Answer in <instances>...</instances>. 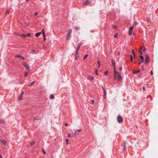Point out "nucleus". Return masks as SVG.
<instances>
[{"label":"nucleus","instance_id":"nucleus-56","mask_svg":"<svg viewBox=\"0 0 158 158\" xmlns=\"http://www.w3.org/2000/svg\"><path fill=\"white\" fill-rule=\"evenodd\" d=\"M132 53L134 56H135V53L133 51H132Z\"/></svg>","mask_w":158,"mask_h":158},{"label":"nucleus","instance_id":"nucleus-23","mask_svg":"<svg viewBox=\"0 0 158 158\" xmlns=\"http://www.w3.org/2000/svg\"><path fill=\"white\" fill-rule=\"evenodd\" d=\"M117 76H118V73H114V80H116V79Z\"/></svg>","mask_w":158,"mask_h":158},{"label":"nucleus","instance_id":"nucleus-52","mask_svg":"<svg viewBox=\"0 0 158 158\" xmlns=\"http://www.w3.org/2000/svg\"><path fill=\"white\" fill-rule=\"evenodd\" d=\"M46 48V46H43V48L44 49H45Z\"/></svg>","mask_w":158,"mask_h":158},{"label":"nucleus","instance_id":"nucleus-42","mask_svg":"<svg viewBox=\"0 0 158 158\" xmlns=\"http://www.w3.org/2000/svg\"><path fill=\"white\" fill-rule=\"evenodd\" d=\"M27 75V72H26L25 73V77H26Z\"/></svg>","mask_w":158,"mask_h":158},{"label":"nucleus","instance_id":"nucleus-51","mask_svg":"<svg viewBox=\"0 0 158 158\" xmlns=\"http://www.w3.org/2000/svg\"><path fill=\"white\" fill-rule=\"evenodd\" d=\"M17 57H21V56L19 55H17L16 56Z\"/></svg>","mask_w":158,"mask_h":158},{"label":"nucleus","instance_id":"nucleus-20","mask_svg":"<svg viewBox=\"0 0 158 158\" xmlns=\"http://www.w3.org/2000/svg\"><path fill=\"white\" fill-rule=\"evenodd\" d=\"M35 83V81H33L29 85V87H31Z\"/></svg>","mask_w":158,"mask_h":158},{"label":"nucleus","instance_id":"nucleus-59","mask_svg":"<svg viewBox=\"0 0 158 158\" xmlns=\"http://www.w3.org/2000/svg\"><path fill=\"white\" fill-rule=\"evenodd\" d=\"M142 69L143 70H144V69L143 68V66H142Z\"/></svg>","mask_w":158,"mask_h":158},{"label":"nucleus","instance_id":"nucleus-34","mask_svg":"<svg viewBox=\"0 0 158 158\" xmlns=\"http://www.w3.org/2000/svg\"><path fill=\"white\" fill-rule=\"evenodd\" d=\"M131 62H132V60H133V58L132 55H131Z\"/></svg>","mask_w":158,"mask_h":158},{"label":"nucleus","instance_id":"nucleus-28","mask_svg":"<svg viewBox=\"0 0 158 158\" xmlns=\"http://www.w3.org/2000/svg\"><path fill=\"white\" fill-rule=\"evenodd\" d=\"M88 56V54H85L84 55V58H83V59L85 60L86 57H87Z\"/></svg>","mask_w":158,"mask_h":158},{"label":"nucleus","instance_id":"nucleus-44","mask_svg":"<svg viewBox=\"0 0 158 158\" xmlns=\"http://www.w3.org/2000/svg\"><path fill=\"white\" fill-rule=\"evenodd\" d=\"M95 73L96 74L98 75L97 70V69H96V70L95 71Z\"/></svg>","mask_w":158,"mask_h":158},{"label":"nucleus","instance_id":"nucleus-2","mask_svg":"<svg viewBox=\"0 0 158 158\" xmlns=\"http://www.w3.org/2000/svg\"><path fill=\"white\" fill-rule=\"evenodd\" d=\"M146 59H145V63L146 64H148L149 61V56H148V55H146Z\"/></svg>","mask_w":158,"mask_h":158},{"label":"nucleus","instance_id":"nucleus-6","mask_svg":"<svg viewBox=\"0 0 158 158\" xmlns=\"http://www.w3.org/2000/svg\"><path fill=\"white\" fill-rule=\"evenodd\" d=\"M134 27L133 26H132L129 29V35H131L132 33L131 31L133 30V28Z\"/></svg>","mask_w":158,"mask_h":158},{"label":"nucleus","instance_id":"nucleus-62","mask_svg":"<svg viewBox=\"0 0 158 158\" xmlns=\"http://www.w3.org/2000/svg\"><path fill=\"white\" fill-rule=\"evenodd\" d=\"M14 34H16V33H14Z\"/></svg>","mask_w":158,"mask_h":158},{"label":"nucleus","instance_id":"nucleus-4","mask_svg":"<svg viewBox=\"0 0 158 158\" xmlns=\"http://www.w3.org/2000/svg\"><path fill=\"white\" fill-rule=\"evenodd\" d=\"M82 44V43H80L79 44H78V46L77 47V50L76 51V55H77L78 54V51L79 49L80 48L81 46V45Z\"/></svg>","mask_w":158,"mask_h":158},{"label":"nucleus","instance_id":"nucleus-57","mask_svg":"<svg viewBox=\"0 0 158 158\" xmlns=\"http://www.w3.org/2000/svg\"><path fill=\"white\" fill-rule=\"evenodd\" d=\"M17 35L18 36H20V35H22L20 34L19 33H18Z\"/></svg>","mask_w":158,"mask_h":158},{"label":"nucleus","instance_id":"nucleus-39","mask_svg":"<svg viewBox=\"0 0 158 158\" xmlns=\"http://www.w3.org/2000/svg\"><path fill=\"white\" fill-rule=\"evenodd\" d=\"M108 73V71H106L104 72V74L105 75H106Z\"/></svg>","mask_w":158,"mask_h":158},{"label":"nucleus","instance_id":"nucleus-46","mask_svg":"<svg viewBox=\"0 0 158 158\" xmlns=\"http://www.w3.org/2000/svg\"><path fill=\"white\" fill-rule=\"evenodd\" d=\"M112 27L114 28H116V26H115V25H113L112 26Z\"/></svg>","mask_w":158,"mask_h":158},{"label":"nucleus","instance_id":"nucleus-27","mask_svg":"<svg viewBox=\"0 0 158 158\" xmlns=\"http://www.w3.org/2000/svg\"><path fill=\"white\" fill-rule=\"evenodd\" d=\"M74 28L76 30H79L80 29V27H75Z\"/></svg>","mask_w":158,"mask_h":158},{"label":"nucleus","instance_id":"nucleus-17","mask_svg":"<svg viewBox=\"0 0 158 158\" xmlns=\"http://www.w3.org/2000/svg\"><path fill=\"white\" fill-rule=\"evenodd\" d=\"M102 88L103 90V91L104 94H106V90L103 88L102 86Z\"/></svg>","mask_w":158,"mask_h":158},{"label":"nucleus","instance_id":"nucleus-25","mask_svg":"<svg viewBox=\"0 0 158 158\" xmlns=\"http://www.w3.org/2000/svg\"><path fill=\"white\" fill-rule=\"evenodd\" d=\"M137 23L136 22H135L133 24L132 26H133V27H134L135 26H136L137 25Z\"/></svg>","mask_w":158,"mask_h":158},{"label":"nucleus","instance_id":"nucleus-49","mask_svg":"<svg viewBox=\"0 0 158 158\" xmlns=\"http://www.w3.org/2000/svg\"><path fill=\"white\" fill-rule=\"evenodd\" d=\"M21 58L22 59H23V60L25 59V58L23 56H21Z\"/></svg>","mask_w":158,"mask_h":158},{"label":"nucleus","instance_id":"nucleus-38","mask_svg":"<svg viewBox=\"0 0 158 158\" xmlns=\"http://www.w3.org/2000/svg\"><path fill=\"white\" fill-rule=\"evenodd\" d=\"M9 14V11H8V10H6V12L5 14Z\"/></svg>","mask_w":158,"mask_h":158},{"label":"nucleus","instance_id":"nucleus-45","mask_svg":"<svg viewBox=\"0 0 158 158\" xmlns=\"http://www.w3.org/2000/svg\"><path fill=\"white\" fill-rule=\"evenodd\" d=\"M143 91H145V89L144 87H143Z\"/></svg>","mask_w":158,"mask_h":158},{"label":"nucleus","instance_id":"nucleus-10","mask_svg":"<svg viewBox=\"0 0 158 158\" xmlns=\"http://www.w3.org/2000/svg\"><path fill=\"white\" fill-rule=\"evenodd\" d=\"M1 142L4 145H6L7 143L6 141L2 139H1Z\"/></svg>","mask_w":158,"mask_h":158},{"label":"nucleus","instance_id":"nucleus-53","mask_svg":"<svg viewBox=\"0 0 158 158\" xmlns=\"http://www.w3.org/2000/svg\"><path fill=\"white\" fill-rule=\"evenodd\" d=\"M122 70V68H121V67H120V68H119V70L120 71H121Z\"/></svg>","mask_w":158,"mask_h":158},{"label":"nucleus","instance_id":"nucleus-60","mask_svg":"<svg viewBox=\"0 0 158 158\" xmlns=\"http://www.w3.org/2000/svg\"><path fill=\"white\" fill-rule=\"evenodd\" d=\"M118 55H120V52H118Z\"/></svg>","mask_w":158,"mask_h":158},{"label":"nucleus","instance_id":"nucleus-50","mask_svg":"<svg viewBox=\"0 0 158 158\" xmlns=\"http://www.w3.org/2000/svg\"><path fill=\"white\" fill-rule=\"evenodd\" d=\"M117 35H118V33H117L115 35H114V37H117Z\"/></svg>","mask_w":158,"mask_h":158},{"label":"nucleus","instance_id":"nucleus-61","mask_svg":"<svg viewBox=\"0 0 158 158\" xmlns=\"http://www.w3.org/2000/svg\"><path fill=\"white\" fill-rule=\"evenodd\" d=\"M32 51H33V52H35V50H33Z\"/></svg>","mask_w":158,"mask_h":158},{"label":"nucleus","instance_id":"nucleus-47","mask_svg":"<svg viewBox=\"0 0 158 158\" xmlns=\"http://www.w3.org/2000/svg\"><path fill=\"white\" fill-rule=\"evenodd\" d=\"M38 12H36L35 14V15L36 16H37L38 15Z\"/></svg>","mask_w":158,"mask_h":158},{"label":"nucleus","instance_id":"nucleus-15","mask_svg":"<svg viewBox=\"0 0 158 158\" xmlns=\"http://www.w3.org/2000/svg\"><path fill=\"white\" fill-rule=\"evenodd\" d=\"M111 62L113 66L115 65V60L114 59L112 58L111 59Z\"/></svg>","mask_w":158,"mask_h":158},{"label":"nucleus","instance_id":"nucleus-37","mask_svg":"<svg viewBox=\"0 0 158 158\" xmlns=\"http://www.w3.org/2000/svg\"><path fill=\"white\" fill-rule=\"evenodd\" d=\"M77 55H76V52L75 60H77Z\"/></svg>","mask_w":158,"mask_h":158},{"label":"nucleus","instance_id":"nucleus-14","mask_svg":"<svg viewBox=\"0 0 158 158\" xmlns=\"http://www.w3.org/2000/svg\"><path fill=\"white\" fill-rule=\"evenodd\" d=\"M81 131V129H80L79 130H77L74 133V135H76L77 134L80 132Z\"/></svg>","mask_w":158,"mask_h":158},{"label":"nucleus","instance_id":"nucleus-18","mask_svg":"<svg viewBox=\"0 0 158 158\" xmlns=\"http://www.w3.org/2000/svg\"><path fill=\"white\" fill-rule=\"evenodd\" d=\"M143 48L142 47H140L139 48V53H140L141 55L142 54V52H141V50Z\"/></svg>","mask_w":158,"mask_h":158},{"label":"nucleus","instance_id":"nucleus-33","mask_svg":"<svg viewBox=\"0 0 158 158\" xmlns=\"http://www.w3.org/2000/svg\"><path fill=\"white\" fill-rule=\"evenodd\" d=\"M5 123V121L4 120H1V123L4 124Z\"/></svg>","mask_w":158,"mask_h":158},{"label":"nucleus","instance_id":"nucleus-5","mask_svg":"<svg viewBox=\"0 0 158 158\" xmlns=\"http://www.w3.org/2000/svg\"><path fill=\"white\" fill-rule=\"evenodd\" d=\"M118 80L119 81H121L122 79V78L121 76V75L118 72Z\"/></svg>","mask_w":158,"mask_h":158},{"label":"nucleus","instance_id":"nucleus-54","mask_svg":"<svg viewBox=\"0 0 158 158\" xmlns=\"http://www.w3.org/2000/svg\"><path fill=\"white\" fill-rule=\"evenodd\" d=\"M71 136V134H69L68 135V136L69 137H70V136Z\"/></svg>","mask_w":158,"mask_h":158},{"label":"nucleus","instance_id":"nucleus-1","mask_svg":"<svg viewBox=\"0 0 158 158\" xmlns=\"http://www.w3.org/2000/svg\"><path fill=\"white\" fill-rule=\"evenodd\" d=\"M22 64L23 66L26 68L27 70L28 71L29 70L30 67L27 64L25 63H23Z\"/></svg>","mask_w":158,"mask_h":158},{"label":"nucleus","instance_id":"nucleus-43","mask_svg":"<svg viewBox=\"0 0 158 158\" xmlns=\"http://www.w3.org/2000/svg\"><path fill=\"white\" fill-rule=\"evenodd\" d=\"M27 37H29L31 35V34L30 33L28 34L27 35Z\"/></svg>","mask_w":158,"mask_h":158},{"label":"nucleus","instance_id":"nucleus-31","mask_svg":"<svg viewBox=\"0 0 158 158\" xmlns=\"http://www.w3.org/2000/svg\"><path fill=\"white\" fill-rule=\"evenodd\" d=\"M43 37L44 38V41L45 42V40H46L45 35H43Z\"/></svg>","mask_w":158,"mask_h":158},{"label":"nucleus","instance_id":"nucleus-29","mask_svg":"<svg viewBox=\"0 0 158 158\" xmlns=\"http://www.w3.org/2000/svg\"><path fill=\"white\" fill-rule=\"evenodd\" d=\"M123 146H124L123 149H124L126 148V141H125L124 142V144Z\"/></svg>","mask_w":158,"mask_h":158},{"label":"nucleus","instance_id":"nucleus-21","mask_svg":"<svg viewBox=\"0 0 158 158\" xmlns=\"http://www.w3.org/2000/svg\"><path fill=\"white\" fill-rule=\"evenodd\" d=\"M97 63H98V68L100 66V60H99V58H98Z\"/></svg>","mask_w":158,"mask_h":158},{"label":"nucleus","instance_id":"nucleus-63","mask_svg":"<svg viewBox=\"0 0 158 158\" xmlns=\"http://www.w3.org/2000/svg\"><path fill=\"white\" fill-rule=\"evenodd\" d=\"M0 158H2V157L1 156Z\"/></svg>","mask_w":158,"mask_h":158},{"label":"nucleus","instance_id":"nucleus-12","mask_svg":"<svg viewBox=\"0 0 158 158\" xmlns=\"http://www.w3.org/2000/svg\"><path fill=\"white\" fill-rule=\"evenodd\" d=\"M91 2L89 0H87L84 3L85 5H86L87 4L90 3Z\"/></svg>","mask_w":158,"mask_h":158},{"label":"nucleus","instance_id":"nucleus-13","mask_svg":"<svg viewBox=\"0 0 158 158\" xmlns=\"http://www.w3.org/2000/svg\"><path fill=\"white\" fill-rule=\"evenodd\" d=\"M41 119V117L40 116H38L34 118L35 120H39Z\"/></svg>","mask_w":158,"mask_h":158},{"label":"nucleus","instance_id":"nucleus-26","mask_svg":"<svg viewBox=\"0 0 158 158\" xmlns=\"http://www.w3.org/2000/svg\"><path fill=\"white\" fill-rule=\"evenodd\" d=\"M50 98L51 99H53L54 98V97L53 94H51L50 96Z\"/></svg>","mask_w":158,"mask_h":158},{"label":"nucleus","instance_id":"nucleus-58","mask_svg":"<svg viewBox=\"0 0 158 158\" xmlns=\"http://www.w3.org/2000/svg\"><path fill=\"white\" fill-rule=\"evenodd\" d=\"M145 50H146V49H145V48H144L143 49V51H145Z\"/></svg>","mask_w":158,"mask_h":158},{"label":"nucleus","instance_id":"nucleus-55","mask_svg":"<svg viewBox=\"0 0 158 158\" xmlns=\"http://www.w3.org/2000/svg\"><path fill=\"white\" fill-rule=\"evenodd\" d=\"M65 126H67L68 125V124L67 123H65L64 124Z\"/></svg>","mask_w":158,"mask_h":158},{"label":"nucleus","instance_id":"nucleus-22","mask_svg":"<svg viewBox=\"0 0 158 158\" xmlns=\"http://www.w3.org/2000/svg\"><path fill=\"white\" fill-rule=\"evenodd\" d=\"M114 67V71L115 73H118V72L116 71V68L115 65L113 66Z\"/></svg>","mask_w":158,"mask_h":158},{"label":"nucleus","instance_id":"nucleus-7","mask_svg":"<svg viewBox=\"0 0 158 158\" xmlns=\"http://www.w3.org/2000/svg\"><path fill=\"white\" fill-rule=\"evenodd\" d=\"M117 120H118V122L119 123H120L122 121V118L121 116H119L118 117Z\"/></svg>","mask_w":158,"mask_h":158},{"label":"nucleus","instance_id":"nucleus-3","mask_svg":"<svg viewBox=\"0 0 158 158\" xmlns=\"http://www.w3.org/2000/svg\"><path fill=\"white\" fill-rule=\"evenodd\" d=\"M140 60L139 61V64H140L141 63H143L144 61V58L143 56L141 55L139 56Z\"/></svg>","mask_w":158,"mask_h":158},{"label":"nucleus","instance_id":"nucleus-40","mask_svg":"<svg viewBox=\"0 0 158 158\" xmlns=\"http://www.w3.org/2000/svg\"><path fill=\"white\" fill-rule=\"evenodd\" d=\"M106 94H104L103 98L104 99H106Z\"/></svg>","mask_w":158,"mask_h":158},{"label":"nucleus","instance_id":"nucleus-11","mask_svg":"<svg viewBox=\"0 0 158 158\" xmlns=\"http://www.w3.org/2000/svg\"><path fill=\"white\" fill-rule=\"evenodd\" d=\"M87 78L88 79H89L90 80H93V79H94V77H92V76H90L89 75H88V76H87Z\"/></svg>","mask_w":158,"mask_h":158},{"label":"nucleus","instance_id":"nucleus-41","mask_svg":"<svg viewBox=\"0 0 158 158\" xmlns=\"http://www.w3.org/2000/svg\"><path fill=\"white\" fill-rule=\"evenodd\" d=\"M94 100H92V101H91V103L93 104L94 103Z\"/></svg>","mask_w":158,"mask_h":158},{"label":"nucleus","instance_id":"nucleus-19","mask_svg":"<svg viewBox=\"0 0 158 158\" xmlns=\"http://www.w3.org/2000/svg\"><path fill=\"white\" fill-rule=\"evenodd\" d=\"M41 34V33L40 32L37 33L35 34V35L36 37H39L40 35Z\"/></svg>","mask_w":158,"mask_h":158},{"label":"nucleus","instance_id":"nucleus-8","mask_svg":"<svg viewBox=\"0 0 158 158\" xmlns=\"http://www.w3.org/2000/svg\"><path fill=\"white\" fill-rule=\"evenodd\" d=\"M24 94V92H22L21 93V94H20L19 96V99L20 100H22L23 99V96Z\"/></svg>","mask_w":158,"mask_h":158},{"label":"nucleus","instance_id":"nucleus-24","mask_svg":"<svg viewBox=\"0 0 158 158\" xmlns=\"http://www.w3.org/2000/svg\"><path fill=\"white\" fill-rule=\"evenodd\" d=\"M20 36L24 38H26L27 37V35L25 34H23L22 35H20Z\"/></svg>","mask_w":158,"mask_h":158},{"label":"nucleus","instance_id":"nucleus-64","mask_svg":"<svg viewBox=\"0 0 158 158\" xmlns=\"http://www.w3.org/2000/svg\"><path fill=\"white\" fill-rule=\"evenodd\" d=\"M29 0H26L27 1H28Z\"/></svg>","mask_w":158,"mask_h":158},{"label":"nucleus","instance_id":"nucleus-9","mask_svg":"<svg viewBox=\"0 0 158 158\" xmlns=\"http://www.w3.org/2000/svg\"><path fill=\"white\" fill-rule=\"evenodd\" d=\"M71 31H72V29H70L69 30V32H68V33L67 34V38H68L70 34H71Z\"/></svg>","mask_w":158,"mask_h":158},{"label":"nucleus","instance_id":"nucleus-36","mask_svg":"<svg viewBox=\"0 0 158 158\" xmlns=\"http://www.w3.org/2000/svg\"><path fill=\"white\" fill-rule=\"evenodd\" d=\"M66 144H68V140L67 139H66L65 140Z\"/></svg>","mask_w":158,"mask_h":158},{"label":"nucleus","instance_id":"nucleus-35","mask_svg":"<svg viewBox=\"0 0 158 158\" xmlns=\"http://www.w3.org/2000/svg\"><path fill=\"white\" fill-rule=\"evenodd\" d=\"M34 144H35V142H31L30 143V145H33Z\"/></svg>","mask_w":158,"mask_h":158},{"label":"nucleus","instance_id":"nucleus-32","mask_svg":"<svg viewBox=\"0 0 158 158\" xmlns=\"http://www.w3.org/2000/svg\"><path fill=\"white\" fill-rule=\"evenodd\" d=\"M42 151H43V153L44 154H46V151H45V150L44 149H42Z\"/></svg>","mask_w":158,"mask_h":158},{"label":"nucleus","instance_id":"nucleus-16","mask_svg":"<svg viewBox=\"0 0 158 158\" xmlns=\"http://www.w3.org/2000/svg\"><path fill=\"white\" fill-rule=\"evenodd\" d=\"M140 72V70H138L137 71H135V70H133V71H132V73L133 74H136V73H139Z\"/></svg>","mask_w":158,"mask_h":158},{"label":"nucleus","instance_id":"nucleus-48","mask_svg":"<svg viewBox=\"0 0 158 158\" xmlns=\"http://www.w3.org/2000/svg\"><path fill=\"white\" fill-rule=\"evenodd\" d=\"M150 74H151V75H152L153 74V73L152 72V71H151V72H150Z\"/></svg>","mask_w":158,"mask_h":158},{"label":"nucleus","instance_id":"nucleus-30","mask_svg":"<svg viewBox=\"0 0 158 158\" xmlns=\"http://www.w3.org/2000/svg\"><path fill=\"white\" fill-rule=\"evenodd\" d=\"M44 29H43L42 30V32L43 35H45V32H44Z\"/></svg>","mask_w":158,"mask_h":158}]
</instances>
